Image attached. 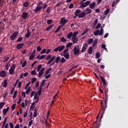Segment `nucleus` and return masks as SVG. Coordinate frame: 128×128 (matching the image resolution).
Wrapping results in <instances>:
<instances>
[{"instance_id":"1","label":"nucleus","mask_w":128,"mask_h":128,"mask_svg":"<svg viewBox=\"0 0 128 128\" xmlns=\"http://www.w3.org/2000/svg\"><path fill=\"white\" fill-rule=\"evenodd\" d=\"M81 12L82 10H77L74 12L75 16H78L79 18H84V16H86V13H84V12L80 14V12Z\"/></svg>"},{"instance_id":"2","label":"nucleus","mask_w":128,"mask_h":128,"mask_svg":"<svg viewBox=\"0 0 128 128\" xmlns=\"http://www.w3.org/2000/svg\"><path fill=\"white\" fill-rule=\"evenodd\" d=\"M90 1L88 0L85 2H82V1H81L80 3V6H79L78 8H86L90 4Z\"/></svg>"},{"instance_id":"3","label":"nucleus","mask_w":128,"mask_h":128,"mask_svg":"<svg viewBox=\"0 0 128 128\" xmlns=\"http://www.w3.org/2000/svg\"><path fill=\"white\" fill-rule=\"evenodd\" d=\"M73 52L74 54H79L80 50V46L77 45L75 46L73 49Z\"/></svg>"},{"instance_id":"4","label":"nucleus","mask_w":128,"mask_h":128,"mask_svg":"<svg viewBox=\"0 0 128 128\" xmlns=\"http://www.w3.org/2000/svg\"><path fill=\"white\" fill-rule=\"evenodd\" d=\"M18 32H15L12 34L10 36V40H16V38L18 36Z\"/></svg>"},{"instance_id":"5","label":"nucleus","mask_w":128,"mask_h":128,"mask_svg":"<svg viewBox=\"0 0 128 128\" xmlns=\"http://www.w3.org/2000/svg\"><path fill=\"white\" fill-rule=\"evenodd\" d=\"M22 18L24 20H28V18H30V16H28V13L26 12H22Z\"/></svg>"},{"instance_id":"6","label":"nucleus","mask_w":128,"mask_h":128,"mask_svg":"<svg viewBox=\"0 0 128 128\" xmlns=\"http://www.w3.org/2000/svg\"><path fill=\"white\" fill-rule=\"evenodd\" d=\"M66 22H68V20L64 19V18H62L60 20V24L62 26H64Z\"/></svg>"},{"instance_id":"7","label":"nucleus","mask_w":128,"mask_h":128,"mask_svg":"<svg viewBox=\"0 0 128 128\" xmlns=\"http://www.w3.org/2000/svg\"><path fill=\"white\" fill-rule=\"evenodd\" d=\"M42 7L40 6H38L34 10V12L36 14L38 12H40L42 10Z\"/></svg>"},{"instance_id":"8","label":"nucleus","mask_w":128,"mask_h":128,"mask_svg":"<svg viewBox=\"0 0 128 128\" xmlns=\"http://www.w3.org/2000/svg\"><path fill=\"white\" fill-rule=\"evenodd\" d=\"M86 48H88V44L84 43L83 44V46L82 48V50H80L82 52H84L86 50Z\"/></svg>"},{"instance_id":"9","label":"nucleus","mask_w":128,"mask_h":128,"mask_svg":"<svg viewBox=\"0 0 128 128\" xmlns=\"http://www.w3.org/2000/svg\"><path fill=\"white\" fill-rule=\"evenodd\" d=\"M84 12L86 16V14H92V9L86 8V9L84 10Z\"/></svg>"},{"instance_id":"10","label":"nucleus","mask_w":128,"mask_h":128,"mask_svg":"<svg viewBox=\"0 0 128 128\" xmlns=\"http://www.w3.org/2000/svg\"><path fill=\"white\" fill-rule=\"evenodd\" d=\"M102 102H104V100H102V102H101L102 108H103L104 110H106V108H108V102H104L105 103V108H104V104H102Z\"/></svg>"},{"instance_id":"11","label":"nucleus","mask_w":128,"mask_h":128,"mask_svg":"<svg viewBox=\"0 0 128 128\" xmlns=\"http://www.w3.org/2000/svg\"><path fill=\"white\" fill-rule=\"evenodd\" d=\"M0 78H6V73L5 70H2L0 72Z\"/></svg>"},{"instance_id":"12","label":"nucleus","mask_w":128,"mask_h":128,"mask_svg":"<svg viewBox=\"0 0 128 128\" xmlns=\"http://www.w3.org/2000/svg\"><path fill=\"white\" fill-rule=\"evenodd\" d=\"M24 46V43L19 44L16 45V50H20V48H22Z\"/></svg>"},{"instance_id":"13","label":"nucleus","mask_w":128,"mask_h":128,"mask_svg":"<svg viewBox=\"0 0 128 128\" xmlns=\"http://www.w3.org/2000/svg\"><path fill=\"white\" fill-rule=\"evenodd\" d=\"M100 78H101L102 82H103L104 87L106 88V80H104V77H102V76H100Z\"/></svg>"},{"instance_id":"14","label":"nucleus","mask_w":128,"mask_h":128,"mask_svg":"<svg viewBox=\"0 0 128 128\" xmlns=\"http://www.w3.org/2000/svg\"><path fill=\"white\" fill-rule=\"evenodd\" d=\"M10 110V106H8L7 108H4L2 111V114L4 116H6V113L8 112Z\"/></svg>"},{"instance_id":"15","label":"nucleus","mask_w":128,"mask_h":128,"mask_svg":"<svg viewBox=\"0 0 128 128\" xmlns=\"http://www.w3.org/2000/svg\"><path fill=\"white\" fill-rule=\"evenodd\" d=\"M56 59V56H53L51 58L50 60L47 62V64H50L54 60Z\"/></svg>"},{"instance_id":"16","label":"nucleus","mask_w":128,"mask_h":128,"mask_svg":"<svg viewBox=\"0 0 128 128\" xmlns=\"http://www.w3.org/2000/svg\"><path fill=\"white\" fill-rule=\"evenodd\" d=\"M63 56H64L66 60H68V58H70V52H68L66 54H63Z\"/></svg>"},{"instance_id":"17","label":"nucleus","mask_w":128,"mask_h":128,"mask_svg":"<svg viewBox=\"0 0 128 128\" xmlns=\"http://www.w3.org/2000/svg\"><path fill=\"white\" fill-rule=\"evenodd\" d=\"M44 68H42L38 73V78H40L42 74H44Z\"/></svg>"},{"instance_id":"18","label":"nucleus","mask_w":128,"mask_h":128,"mask_svg":"<svg viewBox=\"0 0 128 128\" xmlns=\"http://www.w3.org/2000/svg\"><path fill=\"white\" fill-rule=\"evenodd\" d=\"M88 53L89 54H92V46H90L88 50Z\"/></svg>"},{"instance_id":"19","label":"nucleus","mask_w":128,"mask_h":128,"mask_svg":"<svg viewBox=\"0 0 128 128\" xmlns=\"http://www.w3.org/2000/svg\"><path fill=\"white\" fill-rule=\"evenodd\" d=\"M54 24H52L50 25L48 27L46 28V32H50L52 30V28H54Z\"/></svg>"},{"instance_id":"20","label":"nucleus","mask_w":128,"mask_h":128,"mask_svg":"<svg viewBox=\"0 0 128 128\" xmlns=\"http://www.w3.org/2000/svg\"><path fill=\"white\" fill-rule=\"evenodd\" d=\"M72 42L73 44H76L78 42V39L76 38H72Z\"/></svg>"},{"instance_id":"21","label":"nucleus","mask_w":128,"mask_h":128,"mask_svg":"<svg viewBox=\"0 0 128 128\" xmlns=\"http://www.w3.org/2000/svg\"><path fill=\"white\" fill-rule=\"evenodd\" d=\"M96 6V3L95 2H94L90 4V8L92 10L94 8V7Z\"/></svg>"},{"instance_id":"22","label":"nucleus","mask_w":128,"mask_h":128,"mask_svg":"<svg viewBox=\"0 0 128 128\" xmlns=\"http://www.w3.org/2000/svg\"><path fill=\"white\" fill-rule=\"evenodd\" d=\"M104 102H108V92H106V94H105L104 98Z\"/></svg>"},{"instance_id":"23","label":"nucleus","mask_w":128,"mask_h":128,"mask_svg":"<svg viewBox=\"0 0 128 128\" xmlns=\"http://www.w3.org/2000/svg\"><path fill=\"white\" fill-rule=\"evenodd\" d=\"M4 62H8V60H10V58L8 57V56H4Z\"/></svg>"},{"instance_id":"24","label":"nucleus","mask_w":128,"mask_h":128,"mask_svg":"<svg viewBox=\"0 0 128 128\" xmlns=\"http://www.w3.org/2000/svg\"><path fill=\"white\" fill-rule=\"evenodd\" d=\"M98 22V18H96L94 21V23L93 24L92 26H93V28H94V26H96V24Z\"/></svg>"},{"instance_id":"25","label":"nucleus","mask_w":128,"mask_h":128,"mask_svg":"<svg viewBox=\"0 0 128 128\" xmlns=\"http://www.w3.org/2000/svg\"><path fill=\"white\" fill-rule=\"evenodd\" d=\"M34 118H36L38 116V109L35 108L34 112Z\"/></svg>"},{"instance_id":"26","label":"nucleus","mask_w":128,"mask_h":128,"mask_svg":"<svg viewBox=\"0 0 128 128\" xmlns=\"http://www.w3.org/2000/svg\"><path fill=\"white\" fill-rule=\"evenodd\" d=\"M4 88H6V86H8V80H4V84H3Z\"/></svg>"},{"instance_id":"27","label":"nucleus","mask_w":128,"mask_h":128,"mask_svg":"<svg viewBox=\"0 0 128 128\" xmlns=\"http://www.w3.org/2000/svg\"><path fill=\"white\" fill-rule=\"evenodd\" d=\"M36 56V55L34 54H32L29 58L30 60H34Z\"/></svg>"},{"instance_id":"28","label":"nucleus","mask_w":128,"mask_h":128,"mask_svg":"<svg viewBox=\"0 0 128 128\" xmlns=\"http://www.w3.org/2000/svg\"><path fill=\"white\" fill-rule=\"evenodd\" d=\"M96 44H98V39H96L94 42H93V44L92 45V48H94L96 46Z\"/></svg>"},{"instance_id":"29","label":"nucleus","mask_w":128,"mask_h":128,"mask_svg":"<svg viewBox=\"0 0 128 128\" xmlns=\"http://www.w3.org/2000/svg\"><path fill=\"white\" fill-rule=\"evenodd\" d=\"M100 30H96V31L94 32V36H98V34L100 35Z\"/></svg>"},{"instance_id":"30","label":"nucleus","mask_w":128,"mask_h":128,"mask_svg":"<svg viewBox=\"0 0 128 128\" xmlns=\"http://www.w3.org/2000/svg\"><path fill=\"white\" fill-rule=\"evenodd\" d=\"M72 36V32H70L67 35L66 38H68V40H70Z\"/></svg>"},{"instance_id":"31","label":"nucleus","mask_w":128,"mask_h":128,"mask_svg":"<svg viewBox=\"0 0 128 128\" xmlns=\"http://www.w3.org/2000/svg\"><path fill=\"white\" fill-rule=\"evenodd\" d=\"M58 52H60L62 50H64V46H58Z\"/></svg>"},{"instance_id":"32","label":"nucleus","mask_w":128,"mask_h":128,"mask_svg":"<svg viewBox=\"0 0 128 128\" xmlns=\"http://www.w3.org/2000/svg\"><path fill=\"white\" fill-rule=\"evenodd\" d=\"M31 32H30V30H27V34L25 35L26 38H30V36Z\"/></svg>"},{"instance_id":"33","label":"nucleus","mask_w":128,"mask_h":128,"mask_svg":"<svg viewBox=\"0 0 128 128\" xmlns=\"http://www.w3.org/2000/svg\"><path fill=\"white\" fill-rule=\"evenodd\" d=\"M78 34V32H74V34H72V38H76V36Z\"/></svg>"},{"instance_id":"34","label":"nucleus","mask_w":128,"mask_h":128,"mask_svg":"<svg viewBox=\"0 0 128 128\" xmlns=\"http://www.w3.org/2000/svg\"><path fill=\"white\" fill-rule=\"evenodd\" d=\"M60 60V56L57 57L55 60V62L56 64H58V62Z\"/></svg>"},{"instance_id":"35","label":"nucleus","mask_w":128,"mask_h":128,"mask_svg":"<svg viewBox=\"0 0 128 128\" xmlns=\"http://www.w3.org/2000/svg\"><path fill=\"white\" fill-rule=\"evenodd\" d=\"M100 52H98L96 54V58H100Z\"/></svg>"},{"instance_id":"36","label":"nucleus","mask_w":128,"mask_h":128,"mask_svg":"<svg viewBox=\"0 0 128 128\" xmlns=\"http://www.w3.org/2000/svg\"><path fill=\"white\" fill-rule=\"evenodd\" d=\"M50 70H52V68H49L47 69L46 72H45V75L48 74Z\"/></svg>"},{"instance_id":"37","label":"nucleus","mask_w":128,"mask_h":128,"mask_svg":"<svg viewBox=\"0 0 128 128\" xmlns=\"http://www.w3.org/2000/svg\"><path fill=\"white\" fill-rule=\"evenodd\" d=\"M102 34H104V28H102V26L100 30V33L99 34V36H102Z\"/></svg>"},{"instance_id":"38","label":"nucleus","mask_w":128,"mask_h":128,"mask_svg":"<svg viewBox=\"0 0 128 128\" xmlns=\"http://www.w3.org/2000/svg\"><path fill=\"white\" fill-rule=\"evenodd\" d=\"M93 42H94V40H92V38H90L88 41V44H90L92 43Z\"/></svg>"},{"instance_id":"39","label":"nucleus","mask_w":128,"mask_h":128,"mask_svg":"<svg viewBox=\"0 0 128 128\" xmlns=\"http://www.w3.org/2000/svg\"><path fill=\"white\" fill-rule=\"evenodd\" d=\"M66 62V60L64 58V57L62 58L61 60H60V62L62 64H64V62Z\"/></svg>"},{"instance_id":"40","label":"nucleus","mask_w":128,"mask_h":128,"mask_svg":"<svg viewBox=\"0 0 128 128\" xmlns=\"http://www.w3.org/2000/svg\"><path fill=\"white\" fill-rule=\"evenodd\" d=\"M36 68H35L34 70L31 72V74H32V76H34L36 74Z\"/></svg>"},{"instance_id":"41","label":"nucleus","mask_w":128,"mask_h":128,"mask_svg":"<svg viewBox=\"0 0 128 128\" xmlns=\"http://www.w3.org/2000/svg\"><path fill=\"white\" fill-rule=\"evenodd\" d=\"M16 94H18V90H16L14 92V96H12L13 99H14V98H16Z\"/></svg>"},{"instance_id":"42","label":"nucleus","mask_w":128,"mask_h":128,"mask_svg":"<svg viewBox=\"0 0 128 128\" xmlns=\"http://www.w3.org/2000/svg\"><path fill=\"white\" fill-rule=\"evenodd\" d=\"M60 28H61L60 26H58L56 30L54 31L55 34H56V32L60 31Z\"/></svg>"},{"instance_id":"43","label":"nucleus","mask_w":128,"mask_h":128,"mask_svg":"<svg viewBox=\"0 0 128 128\" xmlns=\"http://www.w3.org/2000/svg\"><path fill=\"white\" fill-rule=\"evenodd\" d=\"M72 46V43L69 42L66 46V48H70V46Z\"/></svg>"},{"instance_id":"44","label":"nucleus","mask_w":128,"mask_h":128,"mask_svg":"<svg viewBox=\"0 0 128 128\" xmlns=\"http://www.w3.org/2000/svg\"><path fill=\"white\" fill-rule=\"evenodd\" d=\"M23 6L24 8H26L28 6V2H26L24 4H23Z\"/></svg>"},{"instance_id":"45","label":"nucleus","mask_w":128,"mask_h":128,"mask_svg":"<svg viewBox=\"0 0 128 128\" xmlns=\"http://www.w3.org/2000/svg\"><path fill=\"white\" fill-rule=\"evenodd\" d=\"M42 64H40L38 66L37 68V72H40V69L42 68Z\"/></svg>"},{"instance_id":"46","label":"nucleus","mask_w":128,"mask_h":128,"mask_svg":"<svg viewBox=\"0 0 128 128\" xmlns=\"http://www.w3.org/2000/svg\"><path fill=\"white\" fill-rule=\"evenodd\" d=\"M46 22L48 24H52V20H47Z\"/></svg>"},{"instance_id":"47","label":"nucleus","mask_w":128,"mask_h":128,"mask_svg":"<svg viewBox=\"0 0 128 128\" xmlns=\"http://www.w3.org/2000/svg\"><path fill=\"white\" fill-rule=\"evenodd\" d=\"M14 70L12 69H10L9 70L10 74H14Z\"/></svg>"},{"instance_id":"48","label":"nucleus","mask_w":128,"mask_h":128,"mask_svg":"<svg viewBox=\"0 0 128 128\" xmlns=\"http://www.w3.org/2000/svg\"><path fill=\"white\" fill-rule=\"evenodd\" d=\"M102 26V24H100V23H98L96 26V30H98V28H100Z\"/></svg>"},{"instance_id":"49","label":"nucleus","mask_w":128,"mask_h":128,"mask_svg":"<svg viewBox=\"0 0 128 128\" xmlns=\"http://www.w3.org/2000/svg\"><path fill=\"white\" fill-rule=\"evenodd\" d=\"M30 82L26 84V85L24 87V90H28V88L30 86Z\"/></svg>"},{"instance_id":"50","label":"nucleus","mask_w":128,"mask_h":128,"mask_svg":"<svg viewBox=\"0 0 128 128\" xmlns=\"http://www.w3.org/2000/svg\"><path fill=\"white\" fill-rule=\"evenodd\" d=\"M46 56V55H42L40 56V59H38V60H44V58Z\"/></svg>"},{"instance_id":"51","label":"nucleus","mask_w":128,"mask_h":128,"mask_svg":"<svg viewBox=\"0 0 128 128\" xmlns=\"http://www.w3.org/2000/svg\"><path fill=\"white\" fill-rule=\"evenodd\" d=\"M4 102H2L0 104V110H2V106H4Z\"/></svg>"},{"instance_id":"52","label":"nucleus","mask_w":128,"mask_h":128,"mask_svg":"<svg viewBox=\"0 0 128 128\" xmlns=\"http://www.w3.org/2000/svg\"><path fill=\"white\" fill-rule=\"evenodd\" d=\"M110 12V9L108 8V9H106L105 12H104V14L105 16H108V14Z\"/></svg>"},{"instance_id":"53","label":"nucleus","mask_w":128,"mask_h":128,"mask_svg":"<svg viewBox=\"0 0 128 128\" xmlns=\"http://www.w3.org/2000/svg\"><path fill=\"white\" fill-rule=\"evenodd\" d=\"M36 94H37V96H40V94H42V91L38 90V91L36 92Z\"/></svg>"},{"instance_id":"54","label":"nucleus","mask_w":128,"mask_h":128,"mask_svg":"<svg viewBox=\"0 0 128 128\" xmlns=\"http://www.w3.org/2000/svg\"><path fill=\"white\" fill-rule=\"evenodd\" d=\"M26 60H25L22 64V68H24V66H26Z\"/></svg>"},{"instance_id":"55","label":"nucleus","mask_w":128,"mask_h":128,"mask_svg":"<svg viewBox=\"0 0 128 128\" xmlns=\"http://www.w3.org/2000/svg\"><path fill=\"white\" fill-rule=\"evenodd\" d=\"M10 69L13 70H16V65L14 64H12L11 66Z\"/></svg>"},{"instance_id":"56","label":"nucleus","mask_w":128,"mask_h":128,"mask_svg":"<svg viewBox=\"0 0 128 128\" xmlns=\"http://www.w3.org/2000/svg\"><path fill=\"white\" fill-rule=\"evenodd\" d=\"M16 104H13L12 106V110H14V108H16Z\"/></svg>"},{"instance_id":"57","label":"nucleus","mask_w":128,"mask_h":128,"mask_svg":"<svg viewBox=\"0 0 128 128\" xmlns=\"http://www.w3.org/2000/svg\"><path fill=\"white\" fill-rule=\"evenodd\" d=\"M46 12L47 14H50V7H48L46 10Z\"/></svg>"},{"instance_id":"58","label":"nucleus","mask_w":128,"mask_h":128,"mask_svg":"<svg viewBox=\"0 0 128 128\" xmlns=\"http://www.w3.org/2000/svg\"><path fill=\"white\" fill-rule=\"evenodd\" d=\"M60 40L62 42H66V38H64V37H62L60 39Z\"/></svg>"},{"instance_id":"59","label":"nucleus","mask_w":128,"mask_h":128,"mask_svg":"<svg viewBox=\"0 0 128 128\" xmlns=\"http://www.w3.org/2000/svg\"><path fill=\"white\" fill-rule=\"evenodd\" d=\"M30 92V87H28L26 90V94H29Z\"/></svg>"},{"instance_id":"60","label":"nucleus","mask_w":128,"mask_h":128,"mask_svg":"<svg viewBox=\"0 0 128 128\" xmlns=\"http://www.w3.org/2000/svg\"><path fill=\"white\" fill-rule=\"evenodd\" d=\"M36 78H33L32 80V81H31V84H34V82H36Z\"/></svg>"},{"instance_id":"61","label":"nucleus","mask_w":128,"mask_h":128,"mask_svg":"<svg viewBox=\"0 0 128 128\" xmlns=\"http://www.w3.org/2000/svg\"><path fill=\"white\" fill-rule=\"evenodd\" d=\"M22 37H20L18 40L16 42H22Z\"/></svg>"},{"instance_id":"62","label":"nucleus","mask_w":128,"mask_h":128,"mask_svg":"<svg viewBox=\"0 0 128 128\" xmlns=\"http://www.w3.org/2000/svg\"><path fill=\"white\" fill-rule=\"evenodd\" d=\"M46 52V50L43 49L40 52V54H45Z\"/></svg>"},{"instance_id":"63","label":"nucleus","mask_w":128,"mask_h":128,"mask_svg":"<svg viewBox=\"0 0 128 128\" xmlns=\"http://www.w3.org/2000/svg\"><path fill=\"white\" fill-rule=\"evenodd\" d=\"M38 98H39L38 96L36 94H35L34 96V100H38Z\"/></svg>"},{"instance_id":"64","label":"nucleus","mask_w":128,"mask_h":128,"mask_svg":"<svg viewBox=\"0 0 128 128\" xmlns=\"http://www.w3.org/2000/svg\"><path fill=\"white\" fill-rule=\"evenodd\" d=\"M10 128H14V124H12V122H10Z\"/></svg>"}]
</instances>
